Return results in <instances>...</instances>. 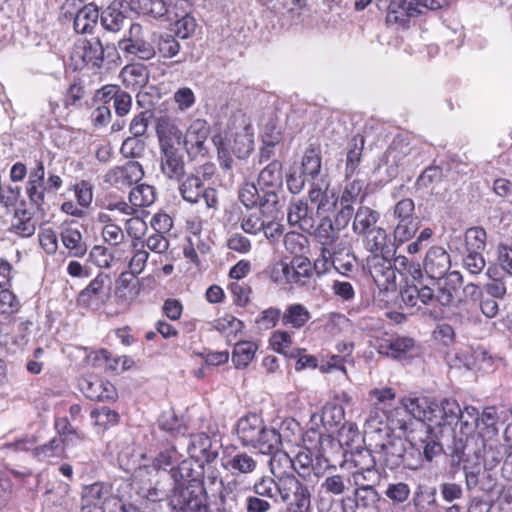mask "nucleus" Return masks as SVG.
Wrapping results in <instances>:
<instances>
[{
	"mask_svg": "<svg viewBox=\"0 0 512 512\" xmlns=\"http://www.w3.org/2000/svg\"><path fill=\"white\" fill-rule=\"evenodd\" d=\"M463 282V276L459 271H452L444 280L439 283L437 294L434 290L421 282L408 284L401 290V300L407 307L438 303L440 306H450L454 301V294Z\"/></svg>",
	"mask_w": 512,
	"mask_h": 512,
	"instance_id": "obj_1",
	"label": "nucleus"
},
{
	"mask_svg": "<svg viewBox=\"0 0 512 512\" xmlns=\"http://www.w3.org/2000/svg\"><path fill=\"white\" fill-rule=\"evenodd\" d=\"M236 433L243 446H251L259 452H272L281 446V435L265 425L257 414H248L237 421Z\"/></svg>",
	"mask_w": 512,
	"mask_h": 512,
	"instance_id": "obj_2",
	"label": "nucleus"
},
{
	"mask_svg": "<svg viewBox=\"0 0 512 512\" xmlns=\"http://www.w3.org/2000/svg\"><path fill=\"white\" fill-rule=\"evenodd\" d=\"M170 505L176 512H207L206 487L200 480L190 484L173 486Z\"/></svg>",
	"mask_w": 512,
	"mask_h": 512,
	"instance_id": "obj_3",
	"label": "nucleus"
},
{
	"mask_svg": "<svg viewBox=\"0 0 512 512\" xmlns=\"http://www.w3.org/2000/svg\"><path fill=\"white\" fill-rule=\"evenodd\" d=\"M386 435V439L374 447V452L379 456V461L389 469H396L402 464L412 468L413 464L409 460V456L412 454V450L408 451L409 441L389 433Z\"/></svg>",
	"mask_w": 512,
	"mask_h": 512,
	"instance_id": "obj_4",
	"label": "nucleus"
},
{
	"mask_svg": "<svg viewBox=\"0 0 512 512\" xmlns=\"http://www.w3.org/2000/svg\"><path fill=\"white\" fill-rule=\"evenodd\" d=\"M260 191L263 192L262 198L264 205L283 208L279 194L283 191L282 163L278 160L271 161L264 167L257 179Z\"/></svg>",
	"mask_w": 512,
	"mask_h": 512,
	"instance_id": "obj_5",
	"label": "nucleus"
},
{
	"mask_svg": "<svg viewBox=\"0 0 512 512\" xmlns=\"http://www.w3.org/2000/svg\"><path fill=\"white\" fill-rule=\"evenodd\" d=\"M178 446L185 449L190 458L203 464L214 462L222 445L214 437L201 432L189 437H179Z\"/></svg>",
	"mask_w": 512,
	"mask_h": 512,
	"instance_id": "obj_6",
	"label": "nucleus"
},
{
	"mask_svg": "<svg viewBox=\"0 0 512 512\" xmlns=\"http://www.w3.org/2000/svg\"><path fill=\"white\" fill-rule=\"evenodd\" d=\"M397 224L394 229V241L402 244L413 238L419 229L420 219L415 215V204L411 198L399 200L393 211Z\"/></svg>",
	"mask_w": 512,
	"mask_h": 512,
	"instance_id": "obj_7",
	"label": "nucleus"
},
{
	"mask_svg": "<svg viewBox=\"0 0 512 512\" xmlns=\"http://www.w3.org/2000/svg\"><path fill=\"white\" fill-rule=\"evenodd\" d=\"M179 183V193L184 201L191 204L203 205L206 208H216L218 204L217 192L214 188L205 187L197 175H188Z\"/></svg>",
	"mask_w": 512,
	"mask_h": 512,
	"instance_id": "obj_8",
	"label": "nucleus"
},
{
	"mask_svg": "<svg viewBox=\"0 0 512 512\" xmlns=\"http://www.w3.org/2000/svg\"><path fill=\"white\" fill-rule=\"evenodd\" d=\"M277 496L290 507L308 510L310 507V492L308 487L300 482L293 474L278 478Z\"/></svg>",
	"mask_w": 512,
	"mask_h": 512,
	"instance_id": "obj_9",
	"label": "nucleus"
},
{
	"mask_svg": "<svg viewBox=\"0 0 512 512\" xmlns=\"http://www.w3.org/2000/svg\"><path fill=\"white\" fill-rule=\"evenodd\" d=\"M221 466L232 477L247 479L255 475L260 467L257 453L247 452L234 448L221 459Z\"/></svg>",
	"mask_w": 512,
	"mask_h": 512,
	"instance_id": "obj_10",
	"label": "nucleus"
},
{
	"mask_svg": "<svg viewBox=\"0 0 512 512\" xmlns=\"http://www.w3.org/2000/svg\"><path fill=\"white\" fill-rule=\"evenodd\" d=\"M49 188L45 180V168L42 161H36V165L29 172V178L26 185V194L30 203L35 206L37 212L45 215L49 210L47 195Z\"/></svg>",
	"mask_w": 512,
	"mask_h": 512,
	"instance_id": "obj_11",
	"label": "nucleus"
},
{
	"mask_svg": "<svg viewBox=\"0 0 512 512\" xmlns=\"http://www.w3.org/2000/svg\"><path fill=\"white\" fill-rule=\"evenodd\" d=\"M460 416L461 407L457 400L452 398H443L440 401L434 400L429 426L449 428L454 431L457 428Z\"/></svg>",
	"mask_w": 512,
	"mask_h": 512,
	"instance_id": "obj_12",
	"label": "nucleus"
},
{
	"mask_svg": "<svg viewBox=\"0 0 512 512\" xmlns=\"http://www.w3.org/2000/svg\"><path fill=\"white\" fill-rule=\"evenodd\" d=\"M144 176L142 165L137 161H128L122 166H115L104 175V182L120 190L131 187Z\"/></svg>",
	"mask_w": 512,
	"mask_h": 512,
	"instance_id": "obj_13",
	"label": "nucleus"
},
{
	"mask_svg": "<svg viewBox=\"0 0 512 512\" xmlns=\"http://www.w3.org/2000/svg\"><path fill=\"white\" fill-rule=\"evenodd\" d=\"M367 269L373 281L381 291H388L395 284L396 270L390 259L374 254L367 258Z\"/></svg>",
	"mask_w": 512,
	"mask_h": 512,
	"instance_id": "obj_14",
	"label": "nucleus"
},
{
	"mask_svg": "<svg viewBox=\"0 0 512 512\" xmlns=\"http://www.w3.org/2000/svg\"><path fill=\"white\" fill-rule=\"evenodd\" d=\"M210 134V126L203 119L194 120L187 128L184 136V149L191 159L207 153L206 141Z\"/></svg>",
	"mask_w": 512,
	"mask_h": 512,
	"instance_id": "obj_15",
	"label": "nucleus"
},
{
	"mask_svg": "<svg viewBox=\"0 0 512 512\" xmlns=\"http://www.w3.org/2000/svg\"><path fill=\"white\" fill-rule=\"evenodd\" d=\"M344 420L345 411L341 405L327 404L323 407L321 421L325 427L332 429L342 425L339 433V446L349 445V440L353 441L354 437L359 436L358 430L353 424H349L348 428L343 425Z\"/></svg>",
	"mask_w": 512,
	"mask_h": 512,
	"instance_id": "obj_16",
	"label": "nucleus"
},
{
	"mask_svg": "<svg viewBox=\"0 0 512 512\" xmlns=\"http://www.w3.org/2000/svg\"><path fill=\"white\" fill-rule=\"evenodd\" d=\"M75 53L82 59V61L92 68H101L105 58L117 53L114 46H104L99 38H91L84 40L77 46Z\"/></svg>",
	"mask_w": 512,
	"mask_h": 512,
	"instance_id": "obj_17",
	"label": "nucleus"
},
{
	"mask_svg": "<svg viewBox=\"0 0 512 512\" xmlns=\"http://www.w3.org/2000/svg\"><path fill=\"white\" fill-rule=\"evenodd\" d=\"M423 266L431 279L438 280V284H443L450 274L448 273L451 266L450 255L444 248L433 246L426 253Z\"/></svg>",
	"mask_w": 512,
	"mask_h": 512,
	"instance_id": "obj_18",
	"label": "nucleus"
},
{
	"mask_svg": "<svg viewBox=\"0 0 512 512\" xmlns=\"http://www.w3.org/2000/svg\"><path fill=\"white\" fill-rule=\"evenodd\" d=\"M142 26L138 23H131L129 35L119 41V48L128 53L137 56L142 60H150L156 54L153 45L142 39Z\"/></svg>",
	"mask_w": 512,
	"mask_h": 512,
	"instance_id": "obj_19",
	"label": "nucleus"
},
{
	"mask_svg": "<svg viewBox=\"0 0 512 512\" xmlns=\"http://www.w3.org/2000/svg\"><path fill=\"white\" fill-rule=\"evenodd\" d=\"M110 497V488L102 482L86 485L81 493V512H105L104 504Z\"/></svg>",
	"mask_w": 512,
	"mask_h": 512,
	"instance_id": "obj_20",
	"label": "nucleus"
},
{
	"mask_svg": "<svg viewBox=\"0 0 512 512\" xmlns=\"http://www.w3.org/2000/svg\"><path fill=\"white\" fill-rule=\"evenodd\" d=\"M160 170L171 181L180 182L185 174V161L180 149L160 150Z\"/></svg>",
	"mask_w": 512,
	"mask_h": 512,
	"instance_id": "obj_21",
	"label": "nucleus"
},
{
	"mask_svg": "<svg viewBox=\"0 0 512 512\" xmlns=\"http://www.w3.org/2000/svg\"><path fill=\"white\" fill-rule=\"evenodd\" d=\"M289 225L310 233L314 229V217L305 199H292L287 208Z\"/></svg>",
	"mask_w": 512,
	"mask_h": 512,
	"instance_id": "obj_22",
	"label": "nucleus"
},
{
	"mask_svg": "<svg viewBox=\"0 0 512 512\" xmlns=\"http://www.w3.org/2000/svg\"><path fill=\"white\" fill-rule=\"evenodd\" d=\"M412 152L413 148L408 142L404 140H394L385 153L388 173L391 176H396L400 168L409 165V156Z\"/></svg>",
	"mask_w": 512,
	"mask_h": 512,
	"instance_id": "obj_23",
	"label": "nucleus"
},
{
	"mask_svg": "<svg viewBox=\"0 0 512 512\" xmlns=\"http://www.w3.org/2000/svg\"><path fill=\"white\" fill-rule=\"evenodd\" d=\"M420 14L414 0H392L387 8L386 22L404 27L411 17Z\"/></svg>",
	"mask_w": 512,
	"mask_h": 512,
	"instance_id": "obj_24",
	"label": "nucleus"
},
{
	"mask_svg": "<svg viewBox=\"0 0 512 512\" xmlns=\"http://www.w3.org/2000/svg\"><path fill=\"white\" fill-rule=\"evenodd\" d=\"M156 133L160 150L179 149L182 132L170 118L163 116L158 119Z\"/></svg>",
	"mask_w": 512,
	"mask_h": 512,
	"instance_id": "obj_25",
	"label": "nucleus"
},
{
	"mask_svg": "<svg viewBox=\"0 0 512 512\" xmlns=\"http://www.w3.org/2000/svg\"><path fill=\"white\" fill-rule=\"evenodd\" d=\"M123 0H114L105 10H103L100 20L107 31L118 32L128 24L124 9L129 7Z\"/></svg>",
	"mask_w": 512,
	"mask_h": 512,
	"instance_id": "obj_26",
	"label": "nucleus"
},
{
	"mask_svg": "<svg viewBox=\"0 0 512 512\" xmlns=\"http://www.w3.org/2000/svg\"><path fill=\"white\" fill-rule=\"evenodd\" d=\"M409 446L412 452L416 450L419 455L422 451L423 457L427 461H432L433 458L439 455L443 450L442 445L433 434L430 426H428L417 439L413 437V439L409 441Z\"/></svg>",
	"mask_w": 512,
	"mask_h": 512,
	"instance_id": "obj_27",
	"label": "nucleus"
},
{
	"mask_svg": "<svg viewBox=\"0 0 512 512\" xmlns=\"http://www.w3.org/2000/svg\"><path fill=\"white\" fill-rule=\"evenodd\" d=\"M110 283V278L107 274H98L89 284L85 287L78 296V304L83 307H91L96 301L103 300L106 296L105 287Z\"/></svg>",
	"mask_w": 512,
	"mask_h": 512,
	"instance_id": "obj_28",
	"label": "nucleus"
},
{
	"mask_svg": "<svg viewBox=\"0 0 512 512\" xmlns=\"http://www.w3.org/2000/svg\"><path fill=\"white\" fill-rule=\"evenodd\" d=\"M301 172L310 180L326 179L322 172V156L319 147L310 145L306 148L301 161Z\"/></svg>",
	"mask_w": 512,
	"mask_h": 512,
	"instance_id": "obj_29",
	"label": "nucleus"
},
{
	"mask_svg": "<svg viewBox=\"0 0 512 512\" xmlns=\"http://www.w3.org/2000/svg\"><path fill=\"white\" fill-rule=\"evenodd\" d=\"M282 272L287 282L304 285L312 274V266L308 258L294 257Z\"/></svg>",
	"mask_w": 512,
	"mask_h": 512,
	"instance_id": "obj_30",
	"label": "nucleus"
},
{
	"mask_svg": "<svg viewBox=\"0 0 512 512\" xmlns=\"http://www.w3.org/2000/svg\"><path fill=\"white\" fill-rule=\"evenodd\" d=\"M11 230L21 237H30L36 231L33 213L25 207L24 203L14 211Z\"/></svg>",
	"mask_w": 512,
	"mask_h": 512,
	"instance_id": "obj_31",
	"label": "nucleus"
},
{
	"mask_svg": "<svg viewBox=\"0 0 512 512\" xmlns=\"http://www.w3.org/2000/svg\"><path fill=\"white\" fill-rule=\"evenodd\" d=\"M263 192L260 191V187L254 183H245L239 190V200L247 207L252 208L259 206L262 211H266L269 214H277L278 208L273 206L264 205Z\"/></svg>",
	"mask_w": 512,
	"mask_h": 512,
	"instance_id": "obj_32",
	"label": "nucleus"
},
{
	"mask_svg": "<svg viewBox=\"0 0 512 512\" xmlns=\"http://www.w3.org/2000/svg\"><path fill=\"white\" fill-rule=\"evenodd\" d=\"M81 389L85 396L91 400H114L117 397L113 384L98 379L95 381L85 380L82 383Z\"/></svg>",
	"mask_w": 512,
	"mask_h": 512,
	"instance_id": "obj_33",
	"label": "nucleus"
},
{
	"mask_svg": "<svg viewBox=\"0 0 512 512\" xmlns=\"http://www.w3.org/2000/svg\"><path fill=\"white\" fill-rule=\"evenodd\" d=\"M434 400L427 397H404L403 408L415 419L430 422Z\"/></svg>",
	"mask_w": 512,
	"mask_h": 512,
	"instance_id": "obj_34",
	"label": "nucleus"
},
{
	"mask_svg": "<svg viewBox=\"0 0 512 512\" xmlns=\"http://www.w3.org/2000/svg\"><path fill=\"white\" fill-rule=\"evenodd\" d=\"M311 434L318 437V443L320 446L317 452L313 455V466L311 467V472H313L314 475L319 476L323 474L326 469L332 466L325 455V447L339 444L335 443L334 439L328 434L317 433L314 430L311 431Z\"/></svg>",
	"mask_w": 512,
	"mask_h": 512,
	"instance_id": "obj_35",
	"label": "nucleus"
},
{
	"mask_svg": "<svg viewBox=\"0 0 512 512\" xmlns=\"http://www.w3.org/2000/svg\"><path fill=\"white\" fill-rule=\"evenodd\" d=\"M153 224H159V229L146 239L145 244L152 252L165 253L169 248V241L159 230L169 227L171 219L168 215H155L153 217Z\"/></svg>",
	"mask_w": 512,
	"mask_h": 512,
	"instance_id": "obj_36",
	"label": "nucleus"
},
{
	"mask_svg": "<svg viewBox=\"0 0 512 512\" xmlns=\"http://www.w3.org/2000/svg\"><path fill=\"white\" fill-rule=\"evenodd\" d=\"M99 18L97 7L90 3L81 8L74 18V29L77 33L85 34L92 32Z\"/></svg>",
	"mask_w": 512,
	"mask_h": 512,
	"instance_id": "obj_37",
	"label": "nucleus"
},
{
	"mask_svg": "<svg viewBox=\"0 0 512 512\" xmlns=\"http://www.w3.org/2000/svg\"><path fill=\"white\" fill-rule=\"evenodd\" d=\"M380 217L379 212L367 206H360L354 215L352 229L354 233L362 235L374 229Z\"/></svg>",
	"mask_w": 512,
	"mask_h": 512,
	"instance_id": "obj_38",
	"label": "nucleus"
},
{
	"mask_svg": "<svg viewBox=\"0 0 512 512\" xmlns=\"http://www.w3.org/2000/svg\"><path fill=\"white\" fill-rule=\"evenodd\" d=\"M127 5L132 11L154 19L162 18L167 13V6L163 0H130Z\"/></svg>",
	"mask_w": 512,
	"mask_h": 512,
	"instance_id": "obj_39",
	"label": "nucleus"
},
{
	"mask_svg": "<svg viewBox=\"0 0 512 512\" xmlns=\"http://www.w3.org/2000/svg\"><path fill=\"white\" fill-rule=\"evenodd\" d=\"M348 461L353 464L357 470L367 472L369 476H377L375 469L376 460L371 450L364 447H357L350 452Z\"/></svg>",
	"mask_w": 512,
	"mask_h": 512,
	"instance_id": "obj_40",
	"label": "nucleus"
},
{
	"mask_svg": "<svg viewBox=\"0 0 512 512\" xmlns=\"http://www.w3.org/2000/svg\"><path fill=\"white\" fill-rule=\"evenodd\" d=\"M340 231L332 219L325 216L320 219L318 226L315 228L314 236L322 247H329L339 239Z\"/></svg>",
	"mask_w": 512,
	"mask_h": 512,
	"instance_id": "obj_41",
	"label": "nucleus"
},
{
	"mask_svg": "<svg viewBox=\"0 0 512 512\" xmlns=\"http://www.w3.org/2000/svg\"><path fill=\"white\" fill-rule=\"evenodd\" d=\"M468 447V444L461 447L456 446L451 455L453 463H463L462 470L464 473L484 466V463L481 459L480 450L473 451V454L471 455L467 451Z\"/></svg>",
	"mask_w": 512,
	"mask_h": 512,
	"instance_id": "obj_42",
	"label": "nucleus"
},
{
	"mask_svg": "<svg viewBox=\"0 0 512 512\" xmlns=\"http://www.w3.org/2000/svg\"><path fill=\"white\" fill-rule=\"evenodd\" d=\"M93 425L101 431H106L117 425L120 421V415L116 410L102 405L95 407L90 413Z\"/></svg>",
	"mask_w": 512,
	"mask_h": 512,
	"instance_id": "obj_43",
	"label": "nucleus"
},
{
	"mask_svg": "<svg viewBox=\"0 0 512 512\" xmlns=\"http://www.w3.org/2000/svg\"><path fill=\"white\" fill-rule=\"evenodd\" d=\"M311 318V314L308 309L302 304H291L289 305L283 316L282 322L285 326H291L295 329L302 328Z\"/></svg>",
	"mask_w": 512,
	"mask_h": 512,
	"instance_id": "obj_44",
	"label": "nucleus"
},
{
	"mask_svg": "<svg viewBox=\"0 0 512 512\" xmlns=\"http://www.w3.org/2000/svg\"><path fill=\"white\" fill-rule=\"evenodd\" d=\"M61 240L64 246L74 257H83L87 252V246L83 242L82 234L79 230L68 227L61 233Z\"/></svg>",
	"mask_w": 512,
	"mask_h": 512,
	"instance_id": "obj_45",
	"label": "nucleus"
},
{
	"mask_svg": "<svg viewBox=\"0 0 512 512\" xmlns=\"http://www.w3.org/2000/svg\"><path fill=\"white\" fill-rule=\"evenodd\" d=\"M483 447V455H481V459L484 463V467L488 469H493L497 466L503 459L504 456L507 455L508 450L512 448L511 445L503 446L499 443H485L483 440L481 441Z\"/></svg>",
	"mask_w": 512,
	"mask_h": 512,
	"instance_id": "obj_46",
	"label": "nucleus"
},
{
	"mask_svg": "<svg viewBox=\"0 0 512 512\" xmlns=\"http://www.w3.org/2000/svg\"><path fill=\"white\" fill-rule=\"evenodd\" d=\"M164 478L173 481V486L187 485L192 480H198L194 476L193 464L190 460H183L177 467H173L168 472H163Z\"/></svg>",
	"mask_w": 512,
	"mask_h": 512,
	"instance_id": "obj_47",
	"label": "nucleus"
},
{
	"mask_svg": "<svg viewBox=\"0 0 512 512\" xmlns=\"http://www.w3.org/2000/svg\"><path fill=\"white\" fill-rule=\"evenodd\" d=\"M258 346L251 341H239L235 343L232 352V362L236 368H246L253 360Z\"/></svg>",
	"mask_w": 512,
	"mask_h": 512,
	"instance_id": "obj_48",
	"label": "nucleus"
},
{
	"mask_svg": "<svg viewBox=\"0 0 512 512\" xmlns=\"http://www.w3.org/2000/svg\"><path fill=\"white\" fill-rule=\"evenodd\" d=\"M261 454L270 455L269 468L273 476L279 478L285 476L288 468H292V458L284 451L280 450V446L272 452H260Z\"/></svg>",
	"mask_w": 512,
	"mask_h": 512,
	"instance_id": "obj_49",
	"label": "nucleus"
},
{
	"mask_svg": "<svg viewBox=\"0 0 512 512\" xmlns=\"http://www.w3.org/2000/svg\"><path fill=\"white\" fill-rule=\"evenodd\" d=\"M364 236V245L367 250L374 254H382L387 248V232L381 227H375L362 234Z\"/></svg>",
	"mask_w": 512,
	"mask_h": 512,
	"instance_id": "obj_50",
	"label": "nucleus"
},
{
	"mask_svg": "<svg viewBox=\"0 0 512 512\" xmlns=\"http://www.w3.org/2000/svg\"><path fill=\"white\" fill-rule=\"evenodd\" d=\"M487 233L482 227H470L464 235V251L483 253L486 247Z\"/></svg>",
	"mask_w": 512,
	"mask_h": 512,
	"instance_id": "obj_51",
	"label": "nucleus"
},
{
	"mask_svg": "<svg viewBox=\"0 0 512 512\" xmlns=\"http://www.w3.org/2000/svg\"><path fill=\"white\" fill-rule=\"evenodd\" d=\"M414 346L413 339L409 337H396L386 340L381 344L380 352L385 353L387 356L393 358L401 357Z\"/></svg>",
	"mask_w": 512,
	"mask_h": 512,
	"instance_id": "obj_52",
	"label": "nucleus"
},
{
	"mask_svg": "<svg viewBox=\"0 0 512 512\" xmlns=\"http://www.w3.org/2000/svg\"><path fill=\"white\" fill-rule=\"evenodd\" d=\"M253 495L277 502L278 480L269 476L258 478L251 487Z\"/></svg>",
	"mask_w": 512,
	"mask_h": 512,
	"instance_id": "obj_53",
	"label": "nucleus"
},
{
	"mask_svg": "<svg viewBox=\"0 0 512 512\" xmlns=\"http://www.w3.org/2000/svg\"><path fill=\"white\" fill-rule=\"evenodd\" d=\"M309 199L312 203H317V209L321 210L329 203V181L328 179L310 180Z\"/></svg>",
	"mask_w": 512,
	"mask_h": 512,
	"instance_id": "obj_54",
	"label": "nucleus"
},
{
	"mask_svg": "<svg viewBox=\"0 0 512 512\" xmlns=\"http://www.w3.org/2000/svg\"><path fill=\"white\" fill-rule=\"evenodd\" d=\"M159 475V480L155 482L154 486H146L142 485L138 489V494L151 502L161 501L164 498L168 497V488L165 483L168 481L167 478H164L163 472L157 473Z\"/></svg>",
	"mask_w": 512,
	"mask_h": 512,
	"instance_id": "obj_55",
	"label": "nucleus"
},
{
	"mask_svg": "<svg viewBox=\"0 0 512 512\" xmlns=\"http://www.w3.org/2000/svg\"><path fill=\"white\" fill-rule=\"evenodd\" d=\"M155 199V188L147 184L134 187L129 194V201L134 207H148L154 203Z\"/></svg>",
	"mask_w": 512,
	"mask_h": 512,
	"instance_id": "obj_56",
	"label": "nucleus"
},
{
	"mask_svg": "<svg viewBox=\"0 0 512 512\" xmlns=\"http://www.w3.org/2000/svg\"><path fill=\"white\" fill-rule=\"evenodd\" d=\"M364 147V138L360 135L354 136L349 144L346 158V176L352 174L358 167Z\"/></svg>",
	"mask_w": 512,
	"mask_h": 512,
	"instance_id": "obj_57",
	"label": "nucleus"
},
{
	"mask_svg": "<svg viewBox=\"0 0 512 512\" xmlns=\"http://www.w3.org/2000/svg\"><path fill=\"white\" fill-rule=\"evenodd\" d=\"M350 478L341 474L327 476L320 485L322 491L339 496L350 488Z\"/></svg>",
	"mask_w": 512,
	"mask_h": 512,
	"instance_id": "obj_58",
	"label": "nucleus"
},
{
	"mask_svg": "<svg viewBox=\"0 0 512 512\" xmlns=\"http://www.w3.org/2000/svg\"><path fill=\"white\" fill-rule=\"evenodd\" d=\"M158 424L161 430L175 436L184 437L187 430L173 410L164 411L158 420Z\"/></svg>",
	"mask_w": 512,
	"mask_h": 512,
	"instance_id": "obj_59",
	"label": "nucleus"
},
{
	"mask_svg": "<svg viewBox=\"0 0 512 512\" xmlns=\"http://www.w3.org/2000/svg\"><path fill=\"white\" fill-rule=\"evenodd\" d=\"M354 498L357 507L369 509L377 506L381 496L373 486H362L355 489Z\"/></svg>",
	"mask_w": 512,
	"mask_h": 512,
	"instance_id": "obj_60",
	"label": "nucleus"
},
{
	"mask_svg": "<svg viewBox=\"0 0 512 512\" xmlns=\"http://www.w3.org/2000/svg\"><path fill=\"white\" fill-rule=\"evenodd\" d=\"M459 418L457 423L459 432L462 435L468 436L472 434L478 426L479 412L477 408L473 406H466L464 409H461V416Z\"/></svg>",
	"mask_w": 512,
	"mask_h": 512,
	"instance_id": "obj_61",
	"label": "nucleus"
},
{
	"mask_svg": "<svg viewBox=\"0 0 512 512\" xmlns=\"http://www.w3.org/2000/svg\"><path fill=\"white\" fill-rule=\"evenodd\" d=\"M270 345L274 351L282 353L287 357H296L298 353H294L291 349L292 340L287 331H275L270 337Z\"/></svg>",
	"mask_w": 512,
	"mask_h": 512,
	"instance_id": "obj_62",
	"label": "nucleus"
},
{
	"mask_svg": "<svg viewBox=\"0 0 512 512\" xmlns=\"http://www.w3.org/2000/svg\"><path fill=\"white\" fill-rule=\"evenodd\" d=\"M143 247L144 245L139 247V243L136 241L131 242L133 256L129 261L128 267L133 277H136L143 272L146 262L149 258V253L144 250Z\"/></svg>",
	"mask_w": 512,
	"mask_h": 512,
	"instance_id": "obj_63",
	"label": "nucleus"
},
{
	"mask_svg": "<svg viewBox=\"0 0 512 512\" xmlns=\"http://www.w3.org/2000/svg\"><path fill=\"white\" fill-rule=\"evenodd\" d=\"M285 249L294 254L295 257H301L308 247V238L298 232H289L284 236Z\"/></svg>",
	"mask_w": 512,
	"mask_h": 512,
	"instance_id": "obj_64",
	"label": "nucleus"
}]
</instances>
